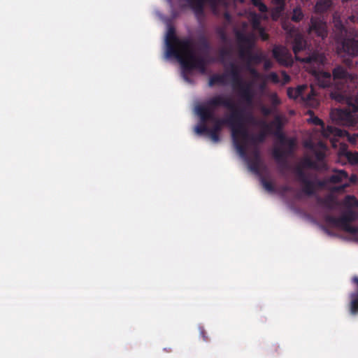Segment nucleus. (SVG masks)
I'll return each mask as SVG.
<instances>
[{"mask_svg":"<svg viewBox=\"0 0 358 358\" xmlns=\"http://www.w3.org/2000/svg\"><path fill=\"white\" fill-rule=\"evenodd\" d=\"M308 89L306 85H299L296 88L288 87L287 90V96L289 99H296L303 96V93Z\"/></svg>","mask_w":358,"mask_h":358,"instance_id":"obj_20","label":"nucleus"},{"mask_svg":"<svg viewBox=\"0 0 358 358\" xmlns=\"http://www.w3.org/2000/svg\"><path fill=\"white\" fill-rule=\"evenodd\" d=\"M192 40L190 38H179L175 34L173 27L169 29L166 36V55L177 57L184 50H187Z\"/></svg>","mask_w":358,"mask_h":358,"instance_id":"obj_9","label":"nucleus"},{"mask_svg":"<svg viewBox=\"0 0 358 358\" xmlns=\"http://www.w3.org/2000/svg\"><path fill=\"white\" fill-rule=\"evenodd\" d=\"M350 308L352 313L358 312V291H355L350 294Z\"/></svg>","mask_w":358,"mask_h":358,"instance_id":"obj_29","label":"nucleus"},{"mask_svg":"<svg viewBox=\"0 0 358 358\" xmlns=\"http://www.w3.org/2000/svg\"><path fill=\"white\" fill-rule=\"evenodd\" d=\"M272 2L276 6L275 10L278 13H281L284 10L285 0H272Z\"/></svg>","mask_w":358,"mask_h":358,"instance_id":"obj_36","label":"nucleus"},{"mask_svg":"<svg viewBox=\"0 0 358 358\" xmlns=\"http://www.w3.org/2000/svg\"><path fill=\"white\" fill-rule=\"evenodd\" d=\"M198 20L203 17L205 3H208L211 7L215 8L222 4L223 0H185Z\"/></svg>","mask_w":358,"mask_h":358,"instance_id":"obj_12","label":"nucleus"},{"mask_svg":"<svg viewBox=\"0 0 358 358\" xmlns=\"http://www.w3.org/2000/svg\"><path fill=\"white\" fill-rule=\"evenodd\" d=\"M357 218V213L352 209H348L339 217L327 215L324 217V221L329 224L341 228L343 231L348 233L357 234H358V227L351 225L350 222L356 220Z\"/></svg>","mask_w":358,"mask_h":358,"instance_id":"obj_8","label":"nucleus"},{"mask_svg":"<svg viewBox=\"0 0 358 358\" xmlns=\"http://www.w3.org/2000/svg\"><path fill=\"white\" fill-rule=\"evenodd\" d=\"M229 54V52L226 50H222L220 52V55L222 57L227 55Z\"/></svg>","mask_w":358,"mask_h":358,"instance_id":"obj_51","label":"nucleus"},{"mask_svg":"<svg viewBox=\"0 0 358 358\" xmlns=\"http://www.w3.org/2000/svg\"><path fill=\"white\" fill-rule=\"evenodd\" d=\"M226 74H214L210 78L208 85L210 87L215 84L224 85L226 82Z\"/></svg>","mask_w":358,"mask_h":358,"instance_id":"obj_26","label":"nucleus"},{"mask_svg":"<svg viewBox=\"0 0 358 358\" xmlns=\"http://www.w3.org/2000/svg\"><path fill=\"white\" fill-rule=\"evenodd\" d=\"M333 33L338 55L343 57L358 56V31L346 27L337 13L333 15Z\"/></svg>","mask_w":358,"mask_h":358,"instance_id":"obj_3","label":"nucleus"},{"mask_svg":"<svg viewBox=\"0 0 358 358\" xmlns=\"http://www.w3.org/2000/svg\"><path fill=\"white\" fill-rule=\"evenodd\" d=\"M345 63L348 65V66H351L352 64V61L350 60L349 59H345Z\"/></svg>","mask_w":358,"mask_h":358,"instance_id":"obj_54","label":"nucleus"},{"mask_svg":"<svg viewBox=\"0 0 358 358\" xmlns=\"http://www.w3.org/2000/svg\"><path fill=\"white\" fill-rule=\"evenodd\" d=\"M262 113L265 115H268L271 113V109L268 108H266V107H264L262 108Z\"/></svg>","mask_w":358,"mask_h":358,"instance_id":"obj_48","label":"nucleus"},{"mask_svg":"<svg viewBox=\"0 0 358 358\" xmlns=\"http://www.w3.org/2000/svg\"><path fill=\"white\" fill-rule=\"evenodd\" d=\"M303 169H311L317 171L327 170L326 163H317L309 157H303L299 165L294 169V173L296 176V180L302 185L301 192L307 196H313L318 187H322L324 182L317 178L310 179L308 177Z\"/></svg>","mask_w":358,"mask_h":358,"instance_id":"obj_4","label":"nucleus"},{"mask_svg":"<svg viewBox=\"0 0 358 358\" xmlns=\"http://www.w3.org/2000/svg\"><path fill=\"white\" fill-rule=\"evenodd\" d=\"M201 334L204 341H208V337L206 335V332H205V331L203 329L201 330Z\"/></svg>","mask_w":358,"mask_h":358,"instance_id":"obj_49","label":"nucleus"},{"mask_svg":"<svg viewBox=\"0 0 358 358\" xmlns=\"http://www.w3.org/2000/svg\"><path fill=\"white\" fill-rule=\"evenodd\" d=\"M316 94L313 88H311L310 92L305 95L303 93V96H301V99L306 105H309L311 106H315L318 104V102L315 99Z\"/></svg>","mask_w":358,"mask_h":358,"instance_id":"obj_24","label":"nucleus"},{"mask_svg":"<svg viewBox=\"0 0 358 358\" xmlns=\"http://www.w3.org/2000/svg\"><path fill=\"white\" fill-rule=\"evenodd\" d=\"M357 180V176L355 174L348 176V179L345 180V182L337 188L338 190H343L348 187L351 184L355 183Z\"/></svg>","mask_w":358,"mask_h":358,"instance_id":"obj_31","label":"nucleus"},{"mask_svg":"<svg viewBox=\"0 0 358 358\" xmlns=\"http://www.w3.org/2000/svg\"><path fill=\"white\" fill-rule=\"evenodd\" d=\"M200 121H201V124L197 125L195 127L196 133L199 135H202V134H208V135L209 127L206 124L207 122H203L201 120H200Z\"/></svg>","mask_w":358,"mask_h":358,"instance_id":"obj_30","label":"nucleus"},{"mask_svg":"<svg viewBox=\"0 0 358 358\" xmlns=\"http://www.w3.org/2000/svg\"><path fill=\"white\" fill-rule=\"evenodd\" d=\"M308 33L315 34L317 36L322 39L327 36V24L323 17L315 16L310 18Z\"/></svg>","mask_w":358,"mask_h":358,"instance_id":"obj_13","label":"nucleus"},{"mask_svg":"<svg viewBox=\"0 0 358 358\" xmlns=\"http://www.w3.org/2000/svg\"><path fill=\"white\" fill-rule=\"evenodd\" d=\"M321 228L328 235H332L331 232L326 227L322 226Z\"/></svg>","mask_w":358,"mask_h":358,"instance_id":"obj_52","label":"nucleus"},{"mask_svg":"<svg viewBox=\"0 0 358 358\" xmlns=\"http://www.w3.org/2000/svg\"><path fill=\"white\" fill-rule=\"evenodd\" d=\"M267 79L273 82V83H278L280 82L278 74L275 72H271L267 76Z\"/></svg>","mask_w":358,"mask_h":358,"instance_id":"obj_41","label":"nucleus"},{"mask_svg":"<svg viewBox=\"0 0 358 358\" xmlns=\"http://www.w3.org/2000/svg\"><path fill=\"white\" fill-rule=\"evenodd\" d=\"M318 203L328 209H333L335 205L334 198L329 195L324 199L319 198Z\"/></svg>","mask_w":358,"mask_h":358,"instance_id":"obj_28","label":"nucleus"},{"mask_svg":"<svg viewBox=\"0 0 358 358\" xmlns=\"http://www.w3.org/2000/svg\"><path fill=\"white\" fill-rule=\"evenodd\" d=\"M334 86L330 93L332 99L345 103L349 110L356 113L358 111V76L349 73L342 66H336L332 71Z\"/></svg>","mask_w":358,"mask_h":358,"instance_id":"obj_2","label":"nucleus"},{"mask_svg":"<svg viewBox=\"0 0 358 358\" xmlns=\"http://www.w3.org/2000/svg\"><path fill=\"white\" fill-rule=\"evenodd\" d=\"M224 17L226 19L229 20L230 18V15L228 13L224 14Z\"/></svg>","mask_w":358,"mask_h":358,"instance_id":"obj_55","label":"nucleus"},{"mask_svg":"<svg viewBox=\"0 0 358 358\" xmlns=\"http://www.w3.org/2000/svg\"><path fill=\"white\" fill-rule=\"evenodd\" d=\"M252 3L261 13H265L267 11V7L262 0H252Z\"/></svg>","mask_w":358,"mask_h":358,"instance_id":"obj_35","label":"nucleus"},{"mask_svg":"<svg viewBox=\"0 0 358 358\" xmlns=\"http://www.w3.org/2000/svg\"><path fill=\"white\" fill-rule=\"evenodd\" d=\"M183 78H184V79H185L186 81L189 82V78H188L187 76L183 75Z\"/></svg>","mask_w":358,"mask_h":358,"instance_id":"obj_56","label":"nucleus"},{"mask_svg":"<svg viewBox=\"0 0 358 358\" xmlns=\"http://www.w3.org/2000/svg\"><path fill=\"white\" fill-rule=\"evenodd\" d=\"M349 20L350 22L353 23H358V14H352L351 16L349 17Z\"/></svg>","mask_w":358,"mask_h":358,"instance_id":"obj_46","label":"nucleus"},{"mask_svg":"<svg viewBox=\"0 0 358 358\" xmlns=\"http://www.w3.org/2000/svg\"><path fill=\"white\" fill-rule=\"evenodd\" d=\"M348 179V174L344 170H334V173L329 178V181L331 183L345 182V180Z\"/></svg>","mask_w":358,"mask_h":358,"instance_id":"obj_19","label":"nucleus"},{"mask_svg":"<svg viewBox=\"0 0 358 358\" xmlns=\"http://www.w3.org/2000/svg\"><path fill=\"white\" fill-rule=\"evenodd\" d=\"M330 115L332 120L339 124H348L352 120L350 111L345 109H335Z\"/></svg>","mask_w":358,"mask_h":358,"instance_id":"obj_16","label":"nucleus"},{"mask_svg":"<svg viewBox=\"0 0 358 358\" xmlns=\"http://www.w3.org/2000/svg\"><path fill=\"white\" fill-rule=\"evenodd\" d=\"M198 42L199 45V50L208 55L210 50V44L207 37L203 34H201L198 38Z\"/></svg>","mask_w":358,"mask_h":358,"instance_id":"obj_23","label":"nucleus"},{"mask_svg":"<svg viewBox=\"0 0 358 358\" xmlns=\"http://www.w3.org/2000/svg\"><path fill=\"white\" fill-rule=\"evenodd\" d=\"M266 131H262L257 135H251L249 133V136L244 139L241 136H238V142L242 144L244 148V155H239L244 159H248V145L249 143L255 145L258 143H262L264 141L266 136Z\"/></svg>","mask_w":358,"mask_h":358,"instance_id":"obj_14","label":"nucleus"},{"mask_svg":"<svg viewBox=\"0 0 358 358\" xmlns=\"http://www.w3.org/2000/svg\"><path fill=\"white\" fill-rule=\"evenodd\" d=\"M273 64L269 59H266L264 62V69L265 70H268L272 68Z\"/></svg>","mask_w":358,"mask_h":358,"instance_id":"obj_44","label":"nucleus"},{"mask_svg":"<svg viewBox=\"0 0 358 358\" xmlns=\"http://www.w3.org/2000/svg\"><path fill=\"white\" fill-rule=\"evenodd\" d=\"M216 34L219 36L221 41H226L227 36L225 30L222 27H217L215 30Z\"/></svg>","mask_w":358,"mask_h":358,"instance_id":"obj_39","label":"nucleus"},{"mask_svg":"<svg viewBox=\"0 0 358 358\" xmlns=\"http://www.w3.org/2000/svg\"><path fill=\"white\" fill-rule=\"evenodd\" d=\"M261 183L263 185L264 188L268 191V192H275V187L273 184L266 180L265 178H261Z\"/></svg>","mask_w":358,"mask_h":358,"instance_id":"obj_34","label":"nucleus"},{"mask_svg":"<svg viewBox=\"0 0 358 358\" xmlns=\"http://www.w3.org/2000/svg\"><path fill=\"white\" fill-rule=\"evenodd\" d=\"M257 31L259 32V36L263 41H265L268 39V35L265 32L264 27H262L260 29H258Z\"/></svg>","mask_w":358,"mask_h":358,"instance_id":"obj_43","label":"nucleus"},{"mask_svg":"<svg viewBox=\"0 0 358 358\" xmlns=\"http://www.w3.org/2000/svg\"><path fill=\"white\" fill-rule=\"evenodd\" d=\"M249 71L254 77L258 78L259 76L258 71L254 68H249Z\"/></svg>","mask_w":358,"mask_h":358,"instance_id":"obj_47","label":"nucleus"},{"mask_svg":"<svg viewBox=\"0 0 358 358\" xmlns=\"http://www.w3.org/2000/svg\"><path fill=\"white\" fill-rule=\"evenodd\" d=\"M332 3L331 0H317L315 6V12L322 14L331 8Z\"/></svg>","mask_w":358,"mask_h":358,"instance_id":"obj_22","label":"nucleus"},{"mask_svg":"<svg viewBox=\"0 0 358 358\" xmlns=\"http://www.w3.org/2000/svg\"><path fill=\"white\" fill-rule=\"evenodd\" d=\"M229 75L234 88L238 90L241 101L247 106H251L254 96L251 83L243 80L240 69L234 63L230 64Z\"/></svg>","mask_w":358,"mask_h":358,"instance_id":"obj_6","label":"nucleus"},{"mask_svg":"<svg viewBox=\"0 0 358 358\" xmlns=\"http://www.w3.org/2000/svg\"><path fill=\"white\" fill-rule=\"evenodd\" d=\"M269 99L271 101V103L272 106L276 107L277 106L280 105L281 103V101L278 96V94L276 93H272L269 96Z\"/></svg>","mask_w":358,"mask_h":358,"instance_id":"obj_38","label":"nucleus"},{"mask_svg":"<svg viewBox=\"0 0 358 358\" xmlns=\"http://www.w3.org/2000/svg\"><path fill=\"white\" fill-rule=\"evenodd\" d=\"M283 84L288 83L290 81V77L286 72L282 71Z\"/></svg>","mask_w":358,"mask_h":358,"instance_id":"obj_45","label":"nucleus"},{"mask_svg":"<svg viewBox=\"0 0 358 358\" xmlns=\"http://www.w3.org/2000/svg\"><path fill=\"white\" fill-rule=\"evenodd\" d=\"M248 119H253V117L252 116V115H248Z\"/></svg>","mask_w":358,"mask_h":358,"instance_id":"obj_58","label":"nucleus"},{"mask_svg":"<svg viewBox=\"0 0 358 358\" xmlns=\"http://www.w3.org/2000/svg\"><path fill=\"white\" fill-rule=\"evenodd\" d=\"M315 156L316 159L317 163H326L324 162L325 154L322 151H316L315 152Z\"/></svg>","mask_w":358,"mask_h":358,"instance_id":"obj_40","label":"nucleus"},{"mask_svg":"<svg viewBox=\"0 0 358 358\" xmlns=\"http://www.w3.org/2000/svg\"><path fill=\"white\" fill-rule=\"evenodd\" d=\"M273 56L280 64L288 66L291 64V54L284 46L275 45L273 49Z\"/></svg>","mask_w":358,"mask_h":358,"instance_id":"obj_15","label":"nucleus"},{"mask_svg":"<svg viewBox=\"0 0 358 358\" xmlns=\"http://www.w3.org/2000/svg\"><path fill=\"white\" fill-rule=\"evenodd\" d=\"M303 17V13L301 8H295L293 10L292 20L295 22H300Z\"/></svg>","mask_w":358,"mask_h":358,"instance_id":"obj_32","label":"nucleus"},{"mask_svg":"<svg viewBox=\"0 0 358 358\" xmlns=\"http://www.w3.org/2000/svg\"><path fill=\"white\" fill-rule=\"evenodd\" d=\"M307 43L301 34H297L294 36L292 41V50L295 55L296 60L300 61L306 64L312 63L317 60L315 54L308 55L304 57H301L299 53L302 51L306 50Z\"/></svg>","mask_w":358,"mask_h":358,"instance_id":"obj_10","label":"nucleus"},{"mask_svg":"<svg viewBox=\"0 0 358 358\" xmlns=\"http://www.w3.org/2000/svg\"><path fill=\"white\" fill-rule=\"evenodd\" d=\"M245 57H248L249 62H254L256 64L262 62L263 59V57L262 55L252 54L251 52H250V53H247Z\"/></svg>","mask_w":358,"mask_h":358,"instance_id":"obj_33","label":"nucleus"},{"mask_svg":"<svg viewBox=\"0 0 358 358\" xmlns=\"http://www.w3.org/2000/svg\"><path fill=\"white\" fill-rule=\"evenodd\" d=\"M343 206L348 209L358 208V200L353 195H347L343 200Z\"/></svg>","mask_w":358,"mask_h":358,"instance_id":"obj_25","label":"nucleus"},{"mask_svg":"<svg viewBox=\"0 0 358 358\" xmlns=\"http://www.w3.org/2000/svg\"><path fill=\"white\" fill-rule=\"evenodd\" d=\"M310 121L315 125L321 126L322 127H324V124L323 121L320 119L318 117L314 116L310 118Z\"/></svg>","mask_w":358,"mask_h":358,"instance_id":"obj_42","label":"nucleus"},{"mask_svg":"<svg viewBox=\"0 0 358 358\" xmlns=\"http://www.w3.org/2000/svg\"><path fill=\"white\" fill-rule=\"evenodd\" d=\"M249 168L250 169L255 173H259L260 164H261V157L260 152L257 149H255L252 152V158L249 161Z\"/></svg>","mask_w":358,"mask_h":358,"instance_id":"obj_18","label":"nucleus"},{"mask_svg":"<svg viewBox=\"0 0 358 358\" xmlns=\"http://www.w3.org/2000/svg\"><path fill=\"white\" fill-rule=\"evenodd\" d=\"M357 137H358V134H357Z\"/></svg>","mask_w":358,"mask_h":358,"instance_id":"obj_59","label":"nucleus"},{"mask_svg":"<svg viewBox=\"0 0 358 358\" xmlns=\"http://www.w3.org/2000/svg\"><path fill=\"white\" fill-rule=\"evenodd\" d=\"M353 282L357 285V289L356 291H358V277L355 276L353 278Z\"/></svg>","mask_w":358,"mask_h":358,"instance_id":"obj_53","label":"nucleus"},{"mask_svg":"<svg viewBox=\"0 0 358 358\" xmlns=\"http://www.w3.org/2000/svg\"><path fill=\"white\" fill-rule=\"evenodd\" d=\"M195 111L203 122L214 123L209 128L208 136L217 143L220 141V132L223 125H228L231 129V138L234 148L238 155H244V148L238 142V136L245 139L249 131L244 125L245 109L238 107L230 98L222 94L215 95L208 99L203 103L198 105Z\"/></svg>","mask_w":358,"mask_h":358,"instance_id":"obj_1","label":"nucleus"},{"mask_svg":"<svg viewBox=\"0 0 358 358\" xmlns=\"http://www.w3.org/2000/svg\"><path fill=\"white\" fill-rule=\"evenodd\" d=\"M314 76L317 85L322 88L330 87L332 83L333 76L327 71H319L314 72Z\"/></svg>","mask_w":358,"mask_h":358,"instance_id":"obj_17","label":"nucleus"},{"mask_svg":"<svg viewBox=\"0 0 358 358\" xmlns=\"http://www.w3.org/2000/svg\"><path fill=\"white\" fill-rule=\"evenodd\" d=\"M323 129V135L324 136H329L331 135L333 136H342V130L335 127L334 126L329 125L327 128L322 127Z\"/></svg>","mask_w":358,"mask_h":358,"instance_id":"obj_27","label":"nucleus"},{"mask_svg":"<svg viewBox=\"0 0 358 358\" xmlns=\"http://www.w3.org/2000/svg\"><path fill=\"white\" fill-rule=\"evenodd\" d=\"M235 35L239 46V55L244 59L246 54L250 53L255 45V35L252 33L245 34L241 31H236Z\"/></svg>","mask_w":358,"mask_h":358,"instance_id":"obj_11","label":"nucleus"},{"mask_svg":"<svg viewBox=\"0 0 358 358\" xmlns=\"http://www.w3.org/2000/svg\"><path fill=\"white\" fill-rule=\"evenodd\" d=\"M182 68L187 71H191L194 69H199L203 73L206 65L212 62V59L208 56H196L193 50V43L187 50H184L176 57Z\"/></svg>","mask_w":358,"mask_h":358,"instance_id":"obj_7","label":"nucleus"},{"mask_svg":"<svg viewBox=\"0 0 358 358\" xmlns=\"http://www.w3.org/2000/svg\"><path fill=\"white\" fill-rule=\"evenodd\" d=\"M281 189H282V192H289L292 189L290 187L287 186V185L282 187Z\"/></svg>","mask_w":358,"mask_h":358,"instance_id":"obj_50","label":"nucleus"},{"mask_svg":"<svg viewBox=\"0 0 358 358\" xmlns=\"http://www.w3.org/2000/svg\"><path fill=\"white\" fill-rule=\"evenodd\" d=\"M349 140H350V141L355 142V138L351 137Z\"/></svg>","mask_w":358,"mask_h":358,"instance_id":"obj_57","label":"nucleus"},{"mask_svg":"<svg viewBox=\"0 0 358 358\" xmlns=\"http://www.w3.org/2000/svg\"><path fill=\"white\" fill-rule=\"evenodd\" d=\"M252 27L254 30L257 31L260 29L262 27L261 26V22L259 17L255 15L252 18Z\"/></svg>","mask_w":358,"mask_h":358,"instance_id":"obj_37","label":"nucleus"},{"mask_svg":"<svg viewBox=\"0 0 358 358\" xmlns=\"http://www.w3.org/2000/svg\"><path fill=\"white\" fill-rule=\"evenodd\" d=\"M339 155L341 157H345L352 165L358 164V152H351L343 149L340 151Z\"/></svg>","mask_w":358,"mask_h":358,"instance_id":"obj_21","label":"nucleus"},{"mask_svg":"<svg viewBox=\"0 0 358 358\" xmlns=\"http://www.w3.org/2000/svg\"><path fill=\"white\" fill-rule=\"evenodd\" d=\"M264 129L266 131L271 132L273 127L276 129L275 135L278 138L280 143L282 145H286L287 149L280 148H275L273 150L272 155L275 160L279 164L280 171L288 168L287 157L292 154L296 145V141L294 138H287L285 134L281 131L282 127V119L280 116L275 117L274 120L269 124L263 123Z\"/></svg>","mask_w":358,"mask_h":358,"instance_id":"obj_5","label":"nucleus"}]
</instances>
